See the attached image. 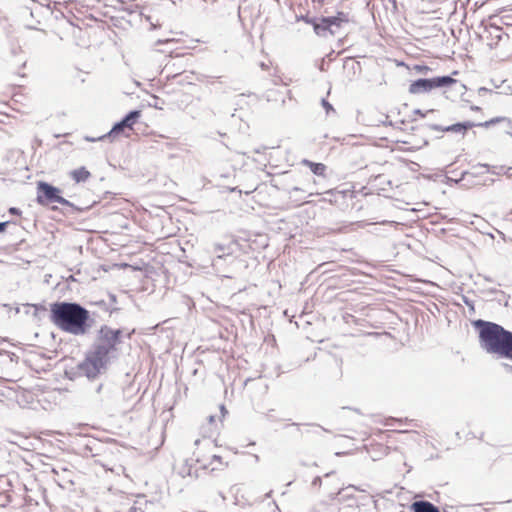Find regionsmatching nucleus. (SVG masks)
<instances>
[{
    "label": "nucleus",
    "instance_id": "nucleus-1",
    "mask_svg": "<svg viewBox=\"0 0 512 512\" xmlns=\"http://www.w3.org/2000/svg\"><path fill=\"white\" fill-rule=\"evenodd\" d=\"M89 312L76 303L55 302L50 305V320L62 331L82 335L86 332Z\"/></svg>",
    "mask_w": 512,
    "mask_h": 512
},
{
    "label": "nucleus",
    "instance_id": "nucleus-2",
    "mask_svg": "<svg viewBox=\"0 0 512 512\" xmlns=\"http://www.w3.org/2000/svg\"><path fill=\"white\" fill-rule=\"evenodd\" d=\"M473 324L479 329L480 343L487 352L512 359V332L484 320H476Z\"/></svg>",
    "mask_w": 512,
    "mask_h": 512
},
{
    "label": "nucleus",
    "instance_id": "nucleus-3",
    "mask_svg": "<svg viewBox=\"0 0 512 512\" xmlns=\"http://www.w3.org/2000/svg\"><path fill=\"white\" fill-rule=\"evenodd\" d=\"M192 460L195 462L196 470L213 472L223 470L227 466L216 445L209 439L195 441Z\"/></svg>",
    "mask_w": 512,
    "mask_h": 512
},
{
    "label": "nucleus",
    "instance_id": "nucleus-4",
    "mask_svg": "<svg viewBox=\"0 0 512 512\" xmlns=\"http://www.w3.org/2000/svg\"><path fill=\"white\" fill-rule=\"evenodd\" d=\"M457 84V80L450 76L434 77L430 79H418L413 81L408 88L410 94L419 95L428 93L437 88H450Z\"/></svg>",
    "mask_w": 512,
    "mask_h": 512
},
{
    "label": "nucleus",
    "instance_id": "nucleus-5",
    "mask_svg": "<svg viewBox=\"0 0 512 512\" xmlns=\"http://www.w3.org/2000/svg\"><path fill=\"white\" fill-rule=\"evenodd\" d=\"M407 429H388V430H377L373 433V437L369 442V447L371 450H375L378 448L381 454L387 455L391 448L396 449L394 436L396 433H408Z\"/></svg>",
    "mask_w": 512,
    "mask_h": 512
},
{
    "label": "nucleus",
    "instance_id": "nucleus-6",
    "mask_svg": "<svg viewBox=\"0 0 512 512\" xmlns=\"http://www.w3.org/2000/svg\"><path fill=\"white\" fill-rule=\"evenodd\" d=\"M120 333L121 332L119 330L102 328L100 330L98 343L94 350L108 359L109 354L116 349V346L120 341Z\"/></svg>",
    "mask_w": 512,
    "mask_h": 512
},
{
    "label": "nucleus",
    "instance_id": "nucleus-7",
    "mask_svg": "<svg viewBox=\"0 0 512 512\" xmlns=\"http://www.w3.org/2000/svg\"><path fill=\"white\" fill-rule=\"evenodd\" d=\"M140 116V111H131L122 121L116 123L105 137L110 140H115L120 136L130 137L134 130L133 126Z\"/></svg>",
    "mask_w": 512,
    "mask_h": 512
},
{
    "label": "nucleus",
    "instance_id": "nucleus-8",
    "mask_svg": "<svg viewBox=\"0 0 512 512\" xmlns=\"http://www.w3.org/2000/svg\"><path fill=\"white\" fill-rule=\"evenodd\" d=\"M37 202L41 205L59 203L66 205L68 201L60 196V190L46 182L37 183Z\"/></svg>",
    "mask_w": 512,
    "mask_h": 512
},
{
    "label": "nucleus",
    "instance_id": "nucleus-9",
    "mask_svg": "<svg viewBox=\"0 0 512 512\" xmlns=\"http://www.w3.org/2000/svg\"><path fill=\"white\" fill-rule=\"evenodd\" d=\"M107 358L98 354L95 350L79 364V370L87 377H95L107 362Z\"/></svg>",
    "mask_w": 512,
    "mask_h": 512
},
{
    "label": "nucleus",
    "instance_id": "nucleus-10",
    "mask_svg": "<svg viewBox=\"0 0 512 512\" xmlns=\"http://www.w3.org/2000/svg\"><path fill=\"white\" fill-rule=\"evenodd\" d=\"M504 122L510 123V120L507 117H495V118H492L490 120H486L484 122H478V123L467 121V122H463V123L454 124L451 127H449L447 130L454 131V132H459L461 130H465L466 131V130L471 129L473 127L490 128L493 125L504 123Z\"/></svg>",
    "mask_w": 512,
    "mask_h": 512
},
{
    "label": "nucleus",
    "instance_id": "nucleus-11",
    "mask_svg": "<svg viewBox=\"0 0 512 512\" xmlns=\"http://www.w3.org/2000/svg\"><path fill=\"white\" fill-rule=\"evenodd\" d=\"M355 197L356 195L353 190H335L333 193H330L329 200L336 206L345 209L353 206Z\"/></svg>",
    "mask_w": 512,
    "mask_h": 512
},
{
    "label": "nucleus",
    "instance_id": "nucleus-12",
    "mask_svg": "<svg viewBox=\"0 0 512 512\" xmlns=\"http://www.w3.org/2000/svg\"><path fill=\"white\" fill-rule=\"evenodd\" d=\"M69 175L75 183L86 182L91 177L90 171L85 167L74 169Z\"/></svg>",
    "mask_w": 512,
    "mask_h": 512
},
{
    "label": "nucleus",
    "instance_id": "nucleus-13",
    "mask_svg": "<svg viewBox=\"0 0 512 512\" xmlns=\"http://www.w3.org/2000/svg\"><path fill=\"white\" fill-rule=\"evenodd\" d=\"M411 508L414 512H439V509L428 501H416Z\"/></svg>",
    "mask_w": 512,
    "mask_h": 512
},
{
    "label": "nucleus",
    "instance_id": "nucleus-14",
    "mask_svg": "<svg viewBox=\"0 0 512 512\" xmlns=\"http://www.w3.org/2000/svg\"><path fill=\"white\" fill-rule=\"evenodd\" d=\"M303 165L310 168V170L318 176H324L326 172V166L323 163H315L309 160H303Z\"/></svg>",
    "mask_w": 512,
    "mask_h": 512
},
{
    "label": "nucleus",
    "instance_id": "nucleus-15",
    "mask_svg": "<svg viewBox=\"0 0 512 512\" xmlns=\"http://www.w3.org/2000/svg\"><path fill=\"white\" fill-rule=\"evenodd\" d=\"M309 23L312 24L314 32L317 35H324L327 31L333 34V31L329 28L328 24L324 23V17H322L319 22L309 21Z\"/></svg>",
    "mask_w": 512,
    "mask_h": 512
},
{
    "label": "nucleus",
    "instance_id": "nucleus-16",
    "mask_svg": "<svg viewBox=\"0 0 512 512\" xmlns=\"http://www.w3.org/2000/svg\"><path fill=\"white\" fill-rule=\"evenodd\" d=\"M416 73H419V74H427L428 72L431 71V68L426 66V65H414L413 68H412Z\"/></svg>",
    "mask_w": 512,
    "mask_h": 512
},
{
    "label": "nucleus",
    "instance_id": "nucleus-17",
    "mask_svg": "<svg viewBox=\"0 0 512 512\" xmlns=\"http://www.w3.org/2000/svg\"><path fill=\"white\" fill-rule=\"evenodd\" d=\"M412 420H408V419H405L404 421L402 419H394V418H391V419H387L386 422H385V426H393L394 423H398L399 425H401L402 423H405V424H408V423H411Z\"/></svg>",
    "mask_w": 512,
    "mask_h": 512
},
{
    "label": "nucleus",
    "instance_id": "nucleus-18",
    "mask_svg": "<svg viewBox=\"0 0 512 512\" xmlns=\"http://www.w3.org/2000/svg\"><path fill=\"white\" fill-rule=\"evenodd\" d=\"M324 23L328 24L329 28L331 29L332 26L340 27L341 25L336 20L335 16L332 17H324Z\"/></svg>",
    "mask_w": 512,
    "mask_h": 512
},
{
    "label": "nucleus",
    "instance_id": "nucleus-19",
    "mask_svg": "<svg viewBox=\"0 0 512 512\" xmlns=\"http://www.w3.org/2000/svg\"><path fill=\"white\" fill-rule=\"evenodd\" d=\"M336 20L339 22V24L341 25L342 23H346L349 21L348 19V15L342 11L338 12L336 15Z\"/></svg>",
    "mask_w": 512,
    "mask_h": 512
},
{
    "label": "nucleus",
    "instance_id": "nucleus-20",
    "mask_svg": "<svg viewBox=\"0 0 512 512\" xmlns=\"http://www.w3.org/2000/svg\"><path fill=\"white\" fill-rule=\"evenodd\" d=\"M401 142H402L403 144L409 145V146L407 147V149H408V150H414V149H417V148L419 147L418 145H414V144H412V143H411V141H409V140H402Z\"/></svg>",
    "mask_w": 512,
    "mask_h": 512
},
{
    "label": "nucleus",
    "instance_id": "nucleus-21",
    "mask_svg": "<svg viewBox=\"0 0 512 512\" xmlns=\"http://www.w3.org/2000/svg\"><path fill=\"white\" fill-rule=\"evenodd\" d=\"M220 409H221V414H222V415H221V417H218V421H219V422H222V421H223V418L225 417V414L227 413V411H226V409H225L224 405H221Z\"/></svg>",
    "mask_w": 512,
    "mask_h": 512
},
{
    "label": "nucleus",
    "instance_id": "nucleus-22",
    "mask_svg": "<svg viewBox=\"0 0 512 512\" xmlns=\"http://www.w3.org/2000/svg\"><path fill=\"white\" fill-rule=\"evenodd\" d=\"M7 226V222L0 223V233L4 232Z\"/></svg>",
    "mask_w": 512,
    "mask_h": 512
},
{
    "label": "nucleus",
    "instance_id": "nucleus-23",
    "mask_svg": "<svg viewBox=\"0 0 512 512\" xmlns=\"http://www.w3.org/2000/svg\"><path fill=\"white\" fill-rule=\"evenodd\" d=\"M9 212H10L11 214H18V209H17V208H10V209H9Z\"/></svg>",
    "mask_w": 512,
    "mask_h": 512
},
{
    "label": "nucleus",
    "instance_id": "nucleus-24",
    "mask_svg": "<svg viewBox=\"0 0 512 512\" xmlns=\"http://www.w3.org/2000/svg\"><path fill=\"white\" fill-rule=\"evenodd\" d=\"M209 422H210V424H214L216 422V417L215 416H210L209 417Z\"/></svg>",
    "mask_w": 512,
    "mask_h": 512
},
{
    "label": "nucleus",
    "instance_id": "nucleus-25",
    "mask_svg": "<svg viewBox=\"0 0 512 512\" xmlns=\"http://www.w3.org/2000/svg\"><path fill=\"white\" fill-rule=\"evenodd\" d=\"M471 110L473 111H477V112H480L481 111V108L478 107V106H471Z\"/></svg>",
    "mask_w": 512,
    "mask_h": 512
},
{
    "label": "nucleus",
    "instance_id": "nucleus-26",
    "mask_svg": "<svg viewBox=\"0 0 512 512\" xmlns=\"http://www.w3.org/2000/svg\"><path fill=\"white\" fill-rule=\"evenodd\" d=\"M324 105L326 106V108H331V106L326 101H324Z\"/></svg>",
    "mask_w": 512,
    "mask_h": 512
},
{
    "label": "nucleus",
    "instance_id": "nucleus-27",
    "mask_svg": "<svg viewBox=\"0 0 512 512\" xmlns=\"http://www.w3.org/2000/svg\"><path fill=\"white\" fill-rule=\"evenodd\" d=\"M317 481H319V482H320V479H318V478H317V479H315L313 483H314V484H316V483H317Z\"/></svg>",
    "mask_w": 512,
    "mask_h": 512
},
{
    "label": "nucleus",
    "instance_id": "nucleus-28",
    "mask_svg": "<svg viewBox=\"0 0 512 512\" xmlns=\"http://www.w3.org/2000/svg\"><path fill=\"white\" fill-rule=\"evenodd\" d=\"M15 96H16V93H13V94H12V98H11V99H12V100H14V97H15Z\"/></svg>",
    "mask_w": 512,
    "mask_h": 512
}]
</instances>
